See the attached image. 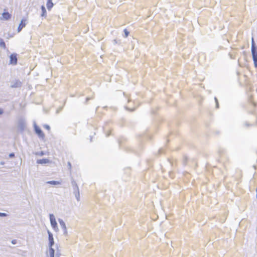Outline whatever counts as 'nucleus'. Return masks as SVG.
<instances>
[{
  "instance_id": "f257e3e1",
  "label": "nucleus",
  "mask_w": 257,
  "mask_h": 257,
  "mask_svg": "<svg viewBox=\"0 0 257 257\" xmlns=\"http://www.w3.org/2000/svg\"><path fill=\"white\" fill-rule=\"evenodd\" d=\"M49 241V249L46 253V257H54V249L52 248V246L54 244V238L52 234L48 231Z\"/></svg>"
},
{
  "instance_id": "f03ea898",
  "label": "nucleus",
  "mask_w": 257,
  "mask_h": 257,
  "mask_svg": "<svg viewBox=\"0 0 257 257\" xmlns=\"http://www.w3.org/2000/svg\"><path fill=\"white\" fill-rule=\"evenodd\" d=\"M34 129L36 133L39 136V138L44 139L45 138V134L41 130V129L37 125H34Z\"/></svg>"
},
{
  "instance_id": "7ed1b4c3",
  "label": "nucleus",
  "mask_w": 257,
  "mask_h": 257,
  "mask_svg": "<svg viewBox=\"0 0 257 257\" xmlns=\"http://www.w3.org/2000/svg\"><path fill=\"white\" fill-rule=\"evenodd\" d=\"M10 63L12 65H16L17 63V57L16 54H12L10 56Z\"/></svg>"
},
{
  "instance_id": "20e7f679",
  "label": "nucleus",
  "mask_w": 257,
  "mask_h": 257,
  "mask_svg": "<svg viewBox=\"0 0 257 257\" xmlns=\"http://www.w3.org/2000/svg\"><path fill=\"white\" fill-rule=\"evenodd\" d=\"M50 219L52 226L54 228H56L57 226V223L56 221L55 218L53 214L50 215Z\"/></svg>"
},
{
  "instance_id": "39448f33",
  "label": "nucleus",
  "mask_w": 257,
  "mask_h": 257,
  "mask_svg": "<svg viewBox=\"0 0 257 257\" xmlns=\"http://www.w3.org/2000/svg\"><path fill=\"white\" fill-rule=\"evenodd\" d=\"M26 26V20H22L21 21V23L20 24L19 27H18V32H20L21 31V30L24 28Z\"/></svg>"
},
{
  "instance_id": "423d86ee",
  "label": "nucleus",
  "mask_w": 257,
  "mask_h": 257,
  "mask_svg": "<svg viewBox=\"0 0 257 257\" xmlns=\"http://www.w3.org/2000/svg\"><path fill=\"white\" fill-rule=\"evenodd\" d=\"M2 15L3 19L6 20H9L11 17V15L8 12H4Z\"/></svg>"
},
{
  "instance_id": "0eeeda50",
  "label": "nucleus",
  "mask_w": 257,
  "mask_h": 257,
  "mask_svg": "<svg viewBox=\"0 0 257 257\" xmlns=\"http://www.w3.org/2000/svg\"><path fill=\"white\" fill-rule=\"evenodd\" d=\"M46 5H47V9L49 10H50L53 7L54 5H53V3H52V0H48Z\"/></svg>"
},
{
  "instance_id": "6e6552de",
  "label": "nucleus",
  "mask_w": 257,
  "mask_h": 257,
  "mask_svg": "<svg viewBox=\"0 0 257 257\" xmlns=\"http://www.w3.org/2000/svg\"><path fill=\"white\" fill-rule=\"evenodd\" d=\"M38 164H46L49 163V160L47 159H42L37 161Z\"/></svg>"
},
{
  "instance_id": "1a4fd4ad",
  "label": "nucleus",
  "mask_w": 257,
  "mask_h": 257,
  "mask_svg": "<svg viewBox=\"0 0 257 257\" xmlns=\"http://www.w3.org/2000/svg\"><path fill=\"white\" fill-rule=\"evenodd\" d=\"M251 53H252V57L253 58L257 57V52H256V51L255 49V48H254V47L253 46V44L252 45Z\"/></svg>"
},
{
  "instance_id": "9d476101",
  "label": "nucleus",
  "mask_w": 257,
  "mask_h": 257,
  "mask_svg": "<svg viewBox=\"0 0 257 257\" xmlns=\"http://www.w3.org/2000/svg\"><path fill=\"white\" fill-rule=\"evenodd\" d=\"M47 183L53 185H58L61 184V182L57 181H51L47 182Z\"/></svg>"
},
{
  "instance_id": "9b49d317",
  "label": "nucleus",
  "mask_w": 257,
  "mask_h": 257,
  "mask_svg": "<svg viewBox=\"0 0 257 257\" xmlns=\"http://www.w3.org/2000/svg\"><path fill=\"white\" fill-rule=\"evenodd\" d=\"M41 9H42V14L41 15V16L42 17H45L46 16V10L45 8V7L44 6H42L41 7Z\"/></svg>"
},
{
  "instance_id": "f8f14e48",
  "label": "nucleus",
  "mask_w": 257,
  "mask_h": 257,
  "mask_svg": "<svg viewBox=\"0 0 257 257\" xmlns=\"http://www.w3.org/2000/svg\"><path fill=\"white\" fill-rule=\"evenodd\" d=\"M0 46L4 49L6 47L5 43L3 40H1L0 41Z\"/></svg>"
},
{
  "instance_id": "ddd939ff",
  "label": "nucleus",
  "mask_w": 257,
  "mask_h": 257,
  "mask_svg": "<svg viewBox=\"0 0 257 257\" xmlns=\"http://www.w3.org/2000/svg\"><path fill=\"white\" fill-rule=\"evenodd\" d=\"M253 60L255 66L256 67H257V57H253Z\"/></svg>"
},
{
  "instance_id": "4468645a",
  "label": "nucleus",
  "mask_w": 257,
  "mask_h": 257,
  "mask_svg": "<svg viewBox=\"0 0 257 257\" xmlns=\"http://www.w3.org/2000/svg\"><path fill=\"white\" fill-rule=\"evenodd\" d=\"M124 32L125 33V37H127L128 35L129 32L127 31L126 29L124 30Z\"/></svg>"
},
{
  "instance_id": "2eb2a0df",
  "label": "nucleus",
  "mask_w": 257,
  "mask_h": 257,
  "mask_svg": "<svg viewBox=\"0 0 257 257\" xmlns=\"http://www.w3.org/2000/svg\"><path fill=\"white\" fill-rule=\"evenodd\" d=\"M44 127H45V128H46V129H47V130H48V131H49V130H50V126H49V125H47V124L45 125H44Z\"/></svg>"
},
{
  "instance_id": "dca6fc26",
  "label": "nucleus",
  "mask_w": 257,
  "mask_h": 257,
  "mask_svg": "<svg viewBox=\"0 0 257 257\" xmlns=\"http://www.w3.org/2000/svg\"><path fill=\"white\" fill-rule=\"evenodd\" d=\"M15 156V154L14 153H11L10 155H9V157L10 158H12V157H14Z\"/></svg>"
},
{
  "instance_id": "f3484780",
  "label": "nucleus",
  "mask_w": 257,
  "mask_h": 257,
  "mask_svg": "<svg viewBox=\"0 0 257 257\" xmlns=\"http://www.w3.org/2000/svg\"><path fill=\"white\" fill-rule=\"evenodd\" d=\"M0 216H6V214L5 213H0Z\"/></svg>"
},
{
  "instance_id": "a211bd4d",
  "label": "nucleus",
  "mask_w": 257,
  "mask_h": 257,
  "mask_svg": "<svg viewBox=\"0 0 257 257\" xmlns=\"http://www.w3.org/2000/svg\"><path fill=\"white\" fill-rule=\"evenodd\" d=\"M3 110L2 108H0V115L3 114Z\"/></svg>"
}]
</instances>
